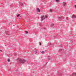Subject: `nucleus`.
<instances>
[{
    "label": "nucleus",
    "instance_id": "obj_19",
    "mask_svg": "<svg viewBox=\"0 0 76 76\" xmlns=\"http://www.w3.org/2000/svg\"><path fill=\"white\" fill-rule=\"evenodd\" d=\"M39 44L40 45H41V42H39Z\"/></svg>",
    "mask_w": 76,
    "mask_h": 76
},
{
    "label": "nucleus",
    "instance_id": "obj_3",
    "mask_svg": "<svg viewBox=\"0 0 76 76\" xmlns=\"http://www.w3.org/2000/svg\"><path fill=\"white\" fill-rule=\"evenodd\" d=\"M72 18H76V16L75 15H72Z\"/></svg>",
    "mask_w": 76,
    "mask_h": 76
},
{
    "label": "nucleus",
    "instance_id": "obj_13",
    "mask_svg": "<svg viewBox=\"0 0 76 76\" xmlns=\"http://www.w3.org/2000/svg\"><path fill=\"white\" fill-rule=\"evenodd\" d=\"M50 12H52V9H50Z\"/></svg>",
    "mask_w": 76,
    "mask_h": 76
},
{
    "label": "nucleus",
    "instance_id": "obj_14",
    "mask_svg": "<svg viewBox=\"0 0 76 76\" xmlns=\"http://www.w3.org/2000/svg\"><path fill=\"white\" fill-rule=\"evenodd\" d=\"M21 5V6H23V3H21L20 4Z\"/></svg>",
    "mask_w": 76,
    "mask_h": 76
},
{
    "label": "nucleus",
    "instance_id": "obj_12",
    "mask_svg": "<svg viewBox=\"0 0 76 76\" xmlns=\"http://www.w3.org/2000/svg\"><path fill=\"white\" fill-rule=\"evenodd\" d=\"M44 51H42L41 52V53H42V54H43L44 53Z\"/></svg>",
    "mask_w": 76,
    "mask_h": 76
},
{
    "label": "nucleus",
    "instance_id": "obj_5",
    "mask_svg": "<svg viewBox=\"0 0 76 76\" xmlns=\"http://www.w3.org/2000/svg\"><path fill=\"white\" fill-rule=\"evenodd\" d=\"M58 19H63V17H58Z\"/></svg>",
    "mask_w": 76,
    "mask_h": 76
},
{
    "label": "nucleus",
    "instance_id": "obj_8",
    "mask_svg": "<svg viewBox=\"0 0 76 76\" xmlns=\"http://www.w3.org/2000/svg\"><path fill=\"white\" fill-rule=\"evenodd\" d=\"M38 53L37 52V51H35L34 52V54H37Z\"/></svg>",
    "mask_w": 76,
    "mask_h": 76
},
{
    "label": "nucleus",
    "instance_id": "obj_16",
    "mask_svg": "<svg viewBox=\"0 0 76 76\" xmlns=\"http://www.w3.org/2000/svg\"><path fill=\"white\" fill-rule=\"evenodd\" d=\"M50 57H48V59H49V60H50Z\"/></svg>",
    "mask_w": 76,
    "mask_h": 76
},
{
    "label": "nucleus",
    "instance_id": "obj_22",
    "mask_svg": "<svg viewBox=\"0 0 76 76\" xmlns=\"http://www.w3.org/2000/svg\"><path fill=\"white\" fill-rule=\"evenodd\" d=\"M43 20V19H42V20Z\"/></svg>",
    "mask_w": 76,
    "mask_h": 76
},
{
    "label": "nucleus",
    "instance_id": "obj_1",
    "mask_svg": "<svg viewBox=\"0 0 76 76\" xmlns=\"http://www.w3.org/2000/svg\"><path fill=\"white\" fill-rule=\"evenodd\" d=\"M17 60L18 61V62H19V63H20L22 64H23L25 63H26H26L28 62L27 61H26L24 60V59L19 58V59H17Z\"/></svg>",
    "mask_w": 76,
    "mask_h": 76
},
{
    "label": "nucleus",
    "instance_id": "obj_10",
    "mask_svg": "<svg viewBox=\"0 0 76 76\" xmlns=\"http://www.w3.org/2000/svg\"><path fill=\"white\" fill-rule=\"evenodd\" d=\"M54 24L53 23H52L51 24V26H54Z\"/></svg>",
    "mask_w": 76,
    "mask_h": 76
},
{
    "label": "nucleus",
    "instance_id": "obj_21",
    "mask_svg": "<svg viewBox=\"0 0 76 76\" xmlns=\"http://www.w3.org/2000/svg\"><path fill=\"white\" fill-rule=\"evenodd\" d=\"M75 8H76V5L75 6Z\"/></svg>",
    "mask_w": 76,
    "mask_h": 76
},
{
    "label": "nucleus",
    "instance_id": "obj_9",
    "mask_svg": "<svg viewBox=\"0 0 76 76\" xmlns=\"http://www.w3.org/2000/svg\"><path fill=\"white\" fill-rule=\"evenodd\" d=\"M56 0V2H59V0Z\"/></svg>",
    "mask_w": 76,
    "mask_h": 76
},
{
    "label": "nucleus",
    "instance_id": "obj_7",
    "mask_svg": "<svg viewBox=\"0 0 76 76\" xmlns=\"http://www.w3.org/2000/svg\"><path fill=\"white\" fill-rule=\"evenodd\" d=\"M37 10V12H40V10H39V9L38 8Z\"/></svg>",
    "mask_w": 76,
    "mask_h": 76
},
{
    "label": "nucleus",
    "instance_id": "obj_23",
    "mask_svg": "<svg viewBox=\"0 0 76 76\" xmlns=\"http://www.w3.org/2000/svg\"><path fill=\"white\" fill-rule=\"evenodd\" d=\"M20 17H21V16H20Z\"/></svg>",
    "mask_w": 76,
    "mask_h": 76
},
{
    "label": "nucleus",
    "instance_id": "obj_20",
    "mask_svg": "<svg viewBox=\"0 0 76 76\" xmlns=\"http://www.w3.org/2000/svg\"><path fill=\"white\" fill-rule=\"evenodd\" d=\"M66 19H68V17H66Z\"/></svg>",
    "mask_w": 76,
    "mask_h": 76
},
{
    "label": "nucleus",
    "instance_id": "obj_2",
    "mask_svg": "<svg viewBox=\"0 0 76 76\" xmlns=\"http://www.w3.org/2000/svg\"><path fill=\"white\" fill-rule=\"evenodd\" d=\"M48 16L47 15H42L41 17L42 19H45L46 18H47Z\"/></svg>",
    "mask_w": 76,
    "mask_h": 76
},
{
    "label": "nucleus",
    "instance_id": "obj_11",
    "mask_svg": "<svg viewBox=\"0 0 76 76\" xmlns=\"http://www.w3.org/2000/svg\"><path fill=\"white\" fill-rule=\"evenodd\" d=\"M20 16V15L19 14H18L17 15V17H19Z\"/></svg>",
    "mask_w": 76,
    "mask_h": 76
},
{
    "label": "nucleus",
    "instance_id": "obj_17",
    "mask_svg": "<svg viewBox=\"0 0 76 76\" xmlns=\"http://www.w3.org/2000/svg\"><path fill=\"white\" fill-rule=\"evenodd\" d=\"M6 34H7V35H10V34H7V33H6Z\"/></svg>",
    "mask_w": 76,
    "mask_h": 76
},
{
    "label": "nucleus",
    "instance_id": "obj_18",
    "mask_svg": "<svg viewBox=\"0 0 76 76\" xmlns=\"http://www.w3.org/2000/svg\"><path fill=\"white\" fill-rule=\"evenodd\" d=\"M8 62H10V59H8Z\"/></svg>",
    "mask_w": 76,
    "mask_h": 76
},
{
    "label": "nucleus",
    "instance_id": "obj_15",
    "mask_svg": "<svg viewBox=\"0 0 76 76\" xmlns=\"http://www.w3.org/2000/svg\"><path fill=\"white\" fill-rule=\"evenodd\" d=\"M25 32H26V34H28V32L27 31H26Z\"/></svg>",
    "mask_w": 76,
    "mask_h": 76
},
{
    "label": "nucleus",
    "instance_id": "obj_6",
    "mask_svg": "<svg viewBox=\"0 0 76 76\" xmlns=\"http://www.w3.org/2000/svg\"><path fill=\"white\" fill-rule=\"evenodd\" d=\"M63 5L64 6H66V2H64L63 3Z\"/></svg>",
    "mask_w": 76,
    "mask_h": 76
},
{
    "label": "nucleus",
    "instance_id": "obj_4",
    "mask_svg": "<svg viewBox=\"0 0 76 76\" xmlns=\"http://www.w3.org/2000/svg\"><path fill=\"white\" fill-rule=\"evenodd\" d=\"M76 76V73H72V75L70 76Z\"/></svg>",
    "mask_w": 76,
    "mask_h": 76
}]
</instances>
